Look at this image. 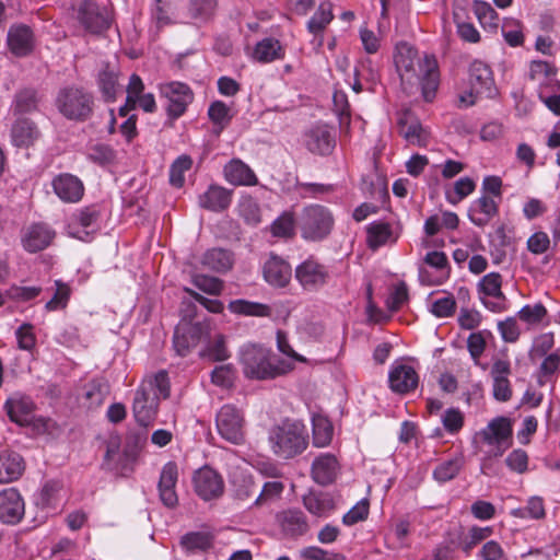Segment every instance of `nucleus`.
<instances>
[{"mask_svg":"<svg viewBox=\"0 0 560 560\" xmlns=\"http://www.w3.org/2000/svg\"><path fill=\"white\" fill-rule=\"evenodd\" d=\"M215 428L222 439L241 444L244 440V416L235 406L226 404L220 408L215 417Z\"/></svg>","mask_w":560,"mask_h":560,"instance_id":"1a4fd4ad","label":"nucleus"},{"mask_svg":"<svg viewBox=\"0 0 560 560\" xmlns=\"http://www.w3.org/2000/svg\"><path fill=\"white\" fill-rule=\"evenodd\" d=\"M394 62L401 83L418 84L425 102H432L440 85V72L433 55L419 56L415 47L399 43L395 48Z\"/></svg>","mask_w":560,"mask_h":560,"instance_id":"f257e3e1","label":"nucleus"},{"mask_svg":"<svg viewBox=\"0 0 560 560\" xmlns=\"http://www.w3.org/2000/svg\"><path fill=\"white\" fill-rule=\"evenodd\" d=\"M332 19V4L330 2H322L316 12L308 20L307 30L313 34L311 44L315 49H319L323 46V32Z\"/></svg>","mask_w":560,"mask_h":560,"instance_id":"c85d7f7f","label":"nucleus"},{"mask_svg":"<svg viewBox=\"0 0 560 560\" xmlns=\"http://www.w3.org/2000/svg\"><path fill=\"white\" fill-rule=\"evenodd\" d=\"M161 96L167 100V115L177 119L186 112L194 100L191 89L183 82L171 81L159 84Z\"/></svg>","mask_w":560,"mask_h":560,"instance_id":"9b49d317","label":"nucleus"},{"mask_svg":"<svg viewBox=\"0 0 560 560\" xmlns=\"http://www.w3.org/2000/svg\"><path fill=\"white\" fill-rule=\"evenodd\" d=\"M538 97L549 110L560 115V82H553L538 90Z\"/></svg>","mask_w":560,"mask_h":560,"instance_id":"680f3d73","label":"nucleus"},{"mask_svg":"<svg viewBox=\"0 0 560 560\" xmlns=\"http://www.w3.org/2000/svg\"><path fill=\"white\" fill-rule=\"evenodd\" d=\"M264 279L275 288H284L291 280V266L281 257L271 255L265 262Z\"/></svg>","mask_w":560,"mask_h":560,"instance_id":"cd10ccee","label":"nucleus"},{"mask_svg":"<svg viewBox=\"0 0 560 560\" xmlns=\"http://www.w3.org/2000/svg\"><path fill=\"white\" fill-rule=\"evenodd\" d=\"M313 423V443L317 447L327 446L334 434V428L328 418L324 416H315L312 419Z\"/></svg>","mask_w":560,"mask_h":560,"instance_id":"3c124183","label":"nucleus"},{"mask_svg":"<svg viewBox=\"0 0 560 560\" xmlns=\"http://www.w3.org/2000/svg\"><path fill=\"white\" fill-rule=\"evenodd\" d=\"M511 363L505 358L495 359L491 366L490 375L492 378V394L499 401H508L512 397L511 383Z\"/></svg>","mask_w":560,"mask_h":560,"instance_id":"412c9836","label":"nucleus"},{"mask_svg":"<svg viewBox=\"0 0 560 560\" xmlns=\"http://www.w3.org/2000/svg\"><path fill=\"white\" fill-rule=\"evenodd\" d=\"M547 315V310L541 303L526 304L517 313L518 318L527 325H538Z\"/></svg>","mask_w":560,"mask_h":560,"instance_id":"338daca9","label":"nucleus"},{"mask_svg":"<svg viewBox=\"0 0 560 560\" xmlns=\"http://www.w3.org/2000/svg\"><path fill=\"white\" fill-rule=\"evenodd\" d=\"M477 293L488 311L500 314L508 310V299L502 291V276L499 272L485 275L477 283Z\"/></svg>","mask_w":560,"mask_h":560,"instance_id":"0eeeda50","label":"nucleus"},{"mask_svg":"<svg viewBox=\"0 0 560 560\" xmlns=\"http://www.w3.org/2000/svg\"><path fill=\"white\" fill-rule=\"evenodd\" d=\"M398 132L407 144L417 147H427L430 141V131L424 128L418 117L409 109L398 113L397 117Z\"/></svg>","mask_w":560,"mask_h":560,"instance_id":"ddd939ff","label":"nucleus"},{"mask_svg":"<svg viewBox=\"0 0 560 560\" xmlns=\"http://www.w3.org/2000/svg\"><path fill=\"white\" fill-rule=\"evenodd\" d=\"M66 497V491L60 481L49 480L44 483L36 497V504L42 509L57 511Z\"/></svg>","mask_w":560,"mask_h":560,"instance_id":"c9c22d12","label":"nucleus"},{"mask_svg":"<svg viewBox=\"0 0 560 560\" xmlns=\"http://www.w3.org/2000/svg\"><path fill=\"white\" fill-rule=\"evenodd\" d=\"M557 69L549 62L533 60L529 66V77L538 83V90L553 82H560L557 78Z\"/></svg>","mask_w":560,"mask_h":560,"instance_id":"a18cd8bd","label":"nucleus"},{"mask_svg":"<svg viewBox=\"0 0 560 560\" xmlns=\"http://www.w3.org/2000/svg\"><path fill=\"white\" fill-rule=\"evenodd\" d=\"M178 479V468L174 462L166 463L161 471L159 481L160 499L164 505L174 508L177 502L176 483Z\"/></svg>","mask_w":560,"mask_h":560,"instance_id":"bb28decb","label":"nucleus"},{"mask_svg":"<svg viewBox=\"0 0 560 560\" xmlns=\"http://www.w3.org/2000/svg\"><path fill=\"white\" fill-rule=\"evenodd\" d=\"M472 11L486 32L495 33L498 31L499 15L490 3L476 0L472 4Z\"/></svg>","mask_w":560,"mask_h":560,"instance_id":"79ce46f5","label":"nucleus"},{"mask_svg":"<svg viewBox=\"0 0 560 560\" xmlns=\"http://www.w3.org/2000/svg\"><path fill=\"white\" fill-rule=\"evenodd\" d=\"M476 189V183L472 178L465 176L457 179L452 187L445 189V199L448 203L455 206L467 198Z\"/></svg>","mask_w":560,"mask_h":560,"instance_id":"09e8293b","label":"nucleus"},{"mask_svg":"<svg viewBox=\"0 0 560 560\" xmlns=\"http://www.w3.org/2000/svg\"><path fill=\"white\" fill-rule=\"evenodd\" d=\"M511 515L521 520L541 521L546 517L545 500L539 495L529 497L526 504L513 509Z\"/></svg>","mask_w":560,"mask_h":560,"instance_id":"a19ab883","label":"nucleus"},{"mask_svg":"<svg viewBox=\"0 0 560 560\" xmlns=\"http://www.w3.org/2000/svg\"><path fill=\"white\" fill-rule=\"evenodd\" d=\"M214 537L209 532H190L180 538L182 548L189 553L206 551L213 546Z\"/></svg>","mask_w":560,"mask_h":560,"instance_id":"37998d69","label":"nucleus"},{"mask_svg":"<svg viewBox=\"0 0 560 560\" xmlns=\"http://www.w3.org/2000/svg\"><path fill=\"white\" fill-rule=\"evenodd\" d=\"M24 470L22 457L16 453H0V483L16 480Z\"/></svg>","mask_w":560,"mask_h":560,"instance_id":"ea45409f","label":"nucleus"},{"mask_svg":"<svg viewBox=\"0 0 560 560\" xmlns=\"http://www.w3.org/2000/svg\"><path fill=\"white\" fill-rule=\"evenodd\" d=\"M477 436L488 446L493 456H501L511 444L512 427L510 420L498 417L491 420L486 428L477 433Z\"/></svg>","mask_w":560,"mask_h":560,"instance_id":"9d476101","label":"nucleus"},{"mask_svg":"<svg viewBox=\"0 0 560 560\" xmlns=\"http://www.w3.org/2000/svg\"><path fill=\"white\" fill-rule=\"evenodd\" d=\"M560 371V349L544 355L538 369V384L544 385Z\"/></svg>","mask_w":560,"mask_h":560,"instance_id":"5fc2aeb1","label":"nucleus"},{"mask_svg":"<svg viewBox=\"0 0 560 560\" xmlns=\"http://www.w3.org/2000/svg\"><path fill=\"white\" fill-rule=\"evenodd\" d=\"M498 214V202L482 195L471 202L468 209L470 222L479 228L486 226Z\"/></svg>","mask_w":560,"mask_h":560,"instance_id":"c756f323","label":"nucleus"},{"mask_svg":"<svg viewBox=\"0 0 560 560\" xmlns=\"http://www.w3.org/2000/svg\"><path fill=\"white\" fill-rule=\"evenodd\" d=\"M296 218L292 212L285 211L279 215L270 225L272 236L279 238H290L295 233Z\"/></svg>","mask_w":560,"mask_h":560,"instance_id":"864d4df0","label":"nucleus"},{"mask_svg":"<svg viewBox=\"0 0 560 560\" xmlns=\"http://www.w3.org/2000/svg\"><path fill=\"white\" fill-rule=\"evenodd\" d=\"M339 471V463L335 455L324 453L317 456L312 464V477L318 485L331 483Z\"/></svg>","mask_w":560,"mask_h":560,"instance_id":"7c9ffc66","label":"nucleus"},{"mask_svg":"<svg viewBox=\"0 0 560 560\" xmlns=\"http://www.w3.org/2000/svg\"><path fill=\"white\" fill-rule=\"evenodd\" d=\"M191 165L190 156L186 154L178 156L170 167V183L174 187H182L185 183V173L190 170Z\"/></svg>","mask_w":560,"mask_h":560,"instance_id":"052dcab7","label":"nucleus"},{"mask_svg":"<svg viewBox=\"0 0 560 560\" xmlns=\"http://www.w3.org/2000/svg\"><path fill=\"white\" fill-rule=\"evenodd\" d=\"M388 384L393 392L406 394L417 388L419 375L416 369L406 360H396L388 371Z\"/></svg>","mask_w":560,"mask_h":560,"instance_id":"4468645a","label":"nucleus"},{"mask_svg":"<svg viewBox=\"0 0 560 560\" xmlns=\"http://www.w3.org/2000/svg\"><path fill=\"white\" fill-rule=\"evenodd\" d=\"M4 408L10 420L19 425H27L34 418V401L24 394L14 393L11 395L4 404Z\"/></svg>","mask_w":560,"mask_h":560,"instance_id":"4be33fe9","label":"nucleus"},{"mask_svg":"<svg viewBox=\"0 0 560 560\" xmlns=\"http://www.w3.org/2000/svg\"><path fill=\"white\" fill-rule=\"evenodd\" d=\"M194 486L196 493L206 501L219 498L224 491L221 475L208 466L195 472Z\"/></svg>","mask_w":560,"mask_h":560,"instance_id":"dca6fc26","label":"nucleus"},{"mask_svg":"<svg viewBox=\"0 0 560 560\" xmlns=\"http://www.w3.org/2000/svg\"><path fill=\"white\" fill-rule=\"evenodd\" d=\"M8 46L15 56L28 55L34 47L31 28L23 24L11 26L8 32Z\"/></svg>","mask_w":560,"mask_h":560,"instance_id":"72a5a7b5","label":"nucleus"},{"mask_svg":"<svg viewBox=\"0 0 560 560\" xmlns=\"http://www.w3.org/2000/svg\"><path fill=\"white\" fill-rule=\"evenodd\" d=\"M469 83L476 94H481L485 97H493L497 94L492 70L481 60L470 63Z\"/></svg>","mask_w":560,"mask_h":560,"instance_id":"6ab92c4d","label":"nucleus"},{"mask_svg":"<svg viewBox=\"0 0 560 560\" xmlns=\"http://www.w3.org/2000/svg\"><path fill=\"white\" fill-rule=\"evenodd\" d=\"M464 464L462 455L453 456L440 463L433 470V478L439 483H444L455 478Z\"/></svg>","mask_w":560,"mask_h":560,"instance_id":"8fccbe9b","label":"nucleus"},{"mask_svg":"<svg viewBox=\"0 0 560 560\" xmlns=\"http://www.w3.org/2000/svg\"><path fill=\"white\" fill-rule=\"evenodd\" d=\"M295 278L305 290H315L325 284L327 270L317 260L308 258L295 268Z\"/></svg>","mask_w":560,"mask_h":560,"instance_id":"5701e85b","label":"nucleus"},{"mask_svg":"<svg viewBox=\"0 0 560 560\" xmlns=\"http://www.w3.org/2000/svg\"><path fill=\"white\" fill-rule=\"evenodd\" d=\"M232 201V191L219 186L210 185L209 188L199 196V205L210 211H223L229 208Z\"/></svg>","mask_w":560,"mask_h":560,"instance_id":"f704fd0d","label":"nucleus"},{"mask_svg":"<svg viewBox=\"0 0 560 560\" xmlns=\"http://www.w3.org/2000/svg\"><path fill=\"white\" fill-rule=\"evenodd\" d=\"M240 215L252 225L260 222V210L256 200L250 196H244L237 205Z\"/></svg>","mask_w":560,"mask_h":560,"instance_id":"e2e57ef3","label":"nucleus"},{"mask_svg":"<svg viewBox=\"0 0 560 560\" xmlns=\"http://www.w3.org/2000/svg\"><path fill=\"white\" fill-rule=\"evenodd\" d=\"M240 364L245 377L250 380L275 378L293 369L291 362L276 359L271 349L256 343L240 349Z\"/></svg>","mask_w":560,"mask_h":560,"instance_id":"7ed1b4c3","label":"nucleus"},{"mask_svg":"<svg viewBox=\"0 0 560 560\" xmlns=\"http://www.w3.org/2000/svg\"><path fill=\"white\" fill-rule=\"evenodd\" d=\"M52 190L63 202H79L84 195V185L82 180L70 173H61L52 178Z\"/></svg>","mask_w":560,"mask_h":560,"instance_id":"a211bd4d","label":"nucleus"},{"mask_svg":"<svg viewBox=\"0 0 560 560\" xmlns=\"http://www.w3.org/2000/svg\"><path fill=\"white\" fill-rule=\"evenodd\" d=\"M229 310L231 313L242 316L268 317L271 314V308L267 304L243 299L231 301Z\"/></svg>","mask_w":560,"mask_h":560,"instance_id":"c03bdc74","label":"nucleus"},{"mask_svg":"<svg viewBox=\"0 0 560 560\" xmlns=\"http://www.w3.org/2000/svg\"><path fill=\"white\" fill-rule=\"evenodd\" d=\"M170 378L166 371L147 375L136 392L132 411L138 424L149 427L153 423L161 399L170 396Z\"/></svg>","mask_w":560,"mask_h":560,"instance_id":"f03ea898","label":"nucleus"},{"mask_svg":"<svg viewBox=\"0 0 560 560\" xmlns=\"http://www.w3.org/2000/svg\"><path fill=\"white\" fill-rule=\"evenodd\" d=\"M365 230L366 245L372 250L396 244L401 234L399 224L384 220H375L369 223Z\"/></svg>","mask_w":560,"mask_h":560,"instance_id":"2eb2a0df","label":"nucleus"},{"mask_svg":"<svg viewBox=\"0 0 560 560\" xmlns=\"http://www.w3.org/2000/svg\"><path fill=\"white\" fill-rule=\"evenodd\" d=\"M37 107L36 91L33 89H24L15 94L12 103L14 114H25L35 110Z\"/></svg>","mask_w":560,"mask_h":560,"instance_id":"13d9d810","label":"nucleus"},{"mask_svg":"<svg viewBox=\"0 0 560 560\" xmlns=\"http://www.w3.org/2000/svg\"><path fill=\"white\" fill-rule=\"evenodd\" d=\"M55 231L49 225L34 223L22 232V246L28 253H37L47 248L55 238Z\"/></svg>","mask_w":560,"mask_h":560,"instance_id":"aec40b11","label":"nucleus"},{"mask_svg":"<svg viewBox=\"0 0 560 560\" xmlns=\"http://www.w3.org/2000/svg\"><path fill=\"white\" fill-rule=\"evenodd\" d=\"M55 104L63 117L83 120L92 112L93 97L80 88L67 86L58 92Z\"/></svg>","mask_w":560,"mask_h":560,"instance_id":"423d86ee","label":"nucleus"},{"mask_svg":"<svg viewBox=\"0 0 560 560\" xmlns=\"http://www.w3.org/2000/svg\"><path fill=\"white\" fill-rule=\"evenodd\" d=\"M126 92L127 101L131 108L139 107L145 113H154L156 110L154 95L150 92H144V83L138 74L133 73L130 75Z\"/></svg>","mask_w":560,"mask_h":560,"instance_id":"a878e982","label":"nucleus"},{"mask_svg":"<svg viewBox=\"0 0 560 560\" xmlns=\"http://www.w3.org/2000/svg\"><path fill=\"white\" fill-rule=\"evenodd\" d=\"M555 346V336L552 332H542L536 336L529 349V358L532 360L540 359L551 353Z\"/></svg>","mask_w":560,"mask_h":560,"instance_id":"0e129e2a","label":"nucleus"},{"mask_svg":"<svg viewBox=\"0 0 560 560\" xmlns=\"http://www.w3.org/2000/svg\"><path fill=\"white\" fill-rule=\"evenodd\" d=\"M303 144L313 154L328 155L336 145L335 129L325 124H316L304 132Z\"/></svg>","mask_w":560,"mask_h":560,"instance_id":"f8f14e48","label":"nucleus"},{"mask_svg":"<svg viewBox=\"0 0 560 560\" xmlns=\"http://www.w3.org/2000/svg\"><path fill=\"white\" fill-rule=\"evenodd\" d=\"M224 178L234 186H255L258 178L254 171L242 160L233 159L223 168Z\"/></svg>","mask_w":560,"mask_h":560,"instance_id":"2f4dec72","label":"nucleus"},{"mask_svg":"<svg viewBox=\"0 0 560 560\" xmlns=\"http://www.w3.org/2000/svg\"><path fill=\"white\" fill-rule=\"evenodd\" d=\"M492 338L493 336L491 331L487 329L471 332L467 338V350L474 364L481 366L483 370L486 369V365H481L480 358L487 348L488 340Z\"/></svg>","mask_w":560,"mask_h":560,"instance_id":"49530a36","label":"nucleus"},{"mask_svg":"<svg viewBox=\"0 0 560 560\" xmlns=\"http://www.w3.org/2000/svg\"><path fill=\"white\" fill-rule=\"evenodd\" d=\"M230 107L223 103L222 101H214L210 104L208 108V116L213 125L218 126L220 129H223L230 122L231 116Z\"/></svg>","mask_w":560,"mask_h":560,"instance_id":"774afa93","label":"nucleus"},{"mask_svg":"<svg viewBox=\"0 0 560 560\" xmlns=\"http://www.w3.org/2000/svg\"><path fill=\"white\" fill-rule=\"evenodd\" d=\"M493 534V528L491 526H471L462 540V549L468 553L470 552L478 544L483 540H487Z\"/></svg>","mask_w":560,"mask_h":560,"instance_id":"bf43d9fd","label":"nucleus"},{"mask_svg":"<svg viewBox=\"0 0 560 560\" xmlns=\"http://www.w3.org/2000/svg\"><path fill=\"white\" fill-rule=\"evenodd\" d=\"M428 310L436 318H447L456 311V301L451 293L443 292L441 296L428 300Z\"/></svg>","mask_w":560,"mask_h":560,"instance_id":"603ef678","label":"nucleus"},{"mask_svg":"<svg viewBox=\"0 0 560 560\" xmlns=\"http://www.w3.org/2000/svg\"><path fill=\"white\" fill-rule=\"evenodd\" d=\"M78 19L88 32L94 34L107 30L110 22L107 11L100 8L94 0H85L80 4Z\"/></svg>","mask_w":560,"mask_h":560,"instance_id":"f3484780","label":"nucleus"},{"mask_svg":"<svg viewBox=\"0 0 560 560\" xmlns=\"http://www.w3.org/2000/svg\"><path fill=\"white\" fill-rule=\"evenodd\" d=\"M268 440L275 455L290 459L306 450L308 433L302 422L287 419L271 428Z\"/></svg>","mask_w":560,"mask_h":560,"instance_id":"20e7f679","label":"nucleus"},{"mask_svg":"<svg viewBox=\"0 0 560 560\" xmlns=\"http://www.w3.org/2000/svg\"><path fill=\"white\" fill-rule=\"evenodd\" d=\"M98 88L106 102H114L119 92L117 73L108 69H104L98 74Z\"/></svg>","mask_w":560,"mask_h":560,"instance_id":"6e6d98bb","label":"nucleus"},{"mask_svg":"<svg viewBox=\"0 0 560 560\" xmlns=\"http://www.w3.org/2000/svg\"><path fill=\"white\" fill-rule=\"evenodd\" d=\"M202 337V327L199 324H191L189 322H180L174 331L173 345L175 351L185 357L190 349L195 348Z\"/></svg>","mask_w":560,"mask_h":560,"instance_id":"b1692460","label":"nucleus"},{"mask_svg":"<svg viewBox=\"0 0 560 560\" xmlns=\"http://www.w3.org/2000/svg\"><path fill=\"white\" fill-rule=\"evenodd\" d=\"M335 218L325 206L312 203L305 206L296 217L301 237L307 242H320L332 231Z\"/></svg>","mask_w":560,"mask_h":560,"instance_id":"39448f33","label":"nucleus"},{"mask_svg":"<svg viewBox=\"0 0 560 560\" xmlns=\"http://www.w3.org/2000/svg\"><path fill=\"white\" fill-rule=\"evenodd\" d=\"M303 504L311 514L320 518L329 517L336 510L335 500L327 492H311L304 495Z\"/></svg>","mask_w":560,"mask_h":560,"instance_id":"e433bc0d","label":"nucleus"},{"mask_svg":"<svg viewBox=\"0 0 560 560\" xmlns=\"http://www.w3.org/2000/svg\"><path fill=\"white\" fill-rule=\"evenodd\" d=\"M281 526L291 536H300L306 533L308 524L304 513L300 510H288L281 515Z\"/></svg>","mask_w":560,"mask_h":560,"instance_id":"de8ad7c7","label":"nucleus"},{"mask_svg":"<svg viewBox=\"0 0 560 560\" xmlns=\"http://www.w3.org/2000/svg\"><path fill=\"white\" fill-rule=\"evenodd\" d=\"M233 255L223 248H211L205 252L200 258L202 268L214 272H226L233 266Z\"/></svg>","mask_w":560,"mask_h":560,"instance_id":"4c0bfd02","label":"nucleus"},{"mask_svg":"<svg viewBox=\"0 0 560 560\" xmlns=\"http://www.w3.org/2000/svg\"><path fill=\"white\" fill-rule=\"evenodd\" d=\"M501 33L504 40L511 47L521 46L524 42V34L522 24L518 20L513 18H506L502 22Z\"/></svg>","mask_w":560,"mask_h":560,"instance_id":"4d7b16f0","label":"nucleus"},{"mask_svg":"<svg viewBox=\"0 0 560 560\" xmlns=\"http://www.w3.org/2000/svg\"><path fill=\"white\" fill-rule=\"evenodd\" d=\"M39 131L28 118H18L11 126V143L16 148H28L38 139Z\"/></svg>","mask_w":560,"mask_h":560,"instance_id":"473e14b6","label":"nucleus"},{"mask_svg":"<svg viewBox=\"0 0 560 560\" xmlns=\"http://www.w3.org/2000/svg\"><path fill=\"white\" fill-rule=\"evenodd\" d=\"M24 501L15 488L0 492V520L5 524H16L24 515Z\"/></svg>","mask_w":560,"mask_h":560,"instance_id":"393cba45","label":"nucleus"},{"mask_svg":"<svg viewBox=\"0 0 560 560\" xmlns=\"http://www.w3.org/2000/svg\"><path fill=\"white\" fill-rule=\"evenodd\" d=\"M408 288L405 282H398L390 287L386 299V306L389 311L400 310L408 302Z\"/></svg>","mask_w":560,"mask_h":560,"instance_id":"69168bd1","label":"nucleus"},{"mask_svg":"<svg viewBox=\"0 0 560 560\" xmlns=\"http://www.w3.org/2000/svg\"><path fill=\"white\" fill-rule=\"evenodd\" d=\"M284 49L278 39L267 37L258 42L253 50L252 58L260 63H269L282 59Z\"/></svg>","mask_w":560,"mask_h":560,"instance_id":"58836bf2","label":"nucleus"},{"mask_svg":"<svg viewBox=\"0 0 560 560\" xmlns=\"http://www.w3.org/2000/svg\"><path fill=\"white\" fill-rule=\"evenodd\" d=\"M100 215V207L96 205L82 208L70 218L67 234L83 242L92 241L101 229Z\"/></svg>","mask_w":560,"mask_h":560,"instance_id":"6e6552de","label":"nucleus"}]
</instances>
